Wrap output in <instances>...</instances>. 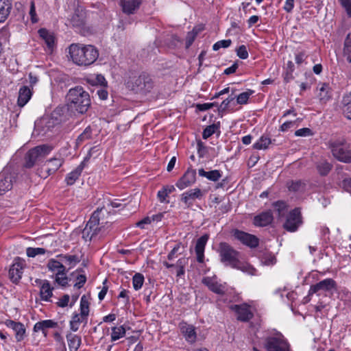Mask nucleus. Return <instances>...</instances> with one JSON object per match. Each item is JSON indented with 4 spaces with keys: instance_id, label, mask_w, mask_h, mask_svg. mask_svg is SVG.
Masks as SVG:
<instances>
[{
    "instance_id": "obj_1",
    "label": "nucleus",
    "mask_w": 351,
    "mask_h": 351,
    "mask_svg": "<svg viewBox=\"0 0 351 351\" xmlns=\"http://www.w3.org/2000/svg\"><path fill=\"white\" fill-rule=\"evenodd\" d=\"M218 252L221 262L226 266L237 269L251 276L256 274V269L247 262L241 260V253L225 242L219 243Z\"/></svg>"
},
{
    "instance_id": "obj_2",
    "label": "nucleus",
    "mask_w": 351,
    "mask_h": 351,
    "mask_svg": "<svg viewBox=\"0 0 351 351\" xmlns=\"http://www.w3.org/2000/svg\"><path fill=\"white\" fill-rule=\"evenodd\" d=\"M69 53L72 61L79 66H88L98 58V50L91 45L73 43L69 47Z\"/></svg>"
},
{
    "instance_id": "obj_3",
    "label": "nucleus",
    "mask_w": 351,
    "mask_h": 351,
    "mask_svg": "<svg viewBox=\"0 0 351 351\" xmlns=\"http://www.w3.org/2000/svg\"><path fill=\"white\" fill-rule=\"evenodd\" d=\"M66 101L68 109L79 114L86 113L91 104L89 93L80 86L69 90Z\"/></svg>"
},
{
    "instance_id": "obj_4",
    "label": "nucleus",
    "mask_w": 351,
    "mask_h": 351,
    "mask_svg": "<svg viewBox=\"0 0 351 351\" xmlns=\"http://www.w3.org/2000/svg\"><path fill=\"white\" fill-rule=\"evenodd\" d=\"M106 210L104 208H97L91 215L90 219L86 223L84 228L82 231V237L85 241H90L93 239L95 238L97 235L101 234L104 236L105 226H103V222L101 221V215L104 214Z\"/></svg>"
},
{
    "instance_id": "obj_5",
    "label": "nucleus",
    "mask_w": 351,
    "mask_h": 351,
    "mask_svg": "<svg viewBox=\"0 0 351 351\" xmlns=\"http://www.w3.org/2000/svg\"><path fill=\"white\" fill-rule=\"evenodd\" d=\"M263 345L267 351H292L289 343L280 332L265 337Z\"/></svg>"
},
{
    "instance_id": "obj_6",
    "label": "nucleus",
    "mask_w": 351,
    "mask_h": 351,
    "mask_svg": "<svg viewBox=\"0 0 351 351\" xmlns=\"http://www.w3.org/2000/svg\"><path fill=\"white\" fill-rule=\"evenodd\" d=\"M53 149L49 145H41L30 149L25 156V167L32 168L36 162L43 160Z\"/></svg>"
},
{
    "instance_id": "obj_7",
    "label": "nucleus",
    "mask_w": 351,
    "mask_h": 351,
    "mask_svg": "<svg viewBox=\"0 0 351 351\" xmlns=\"http://www.w3.org/2000/svg\"><path fill=\"white\" fill-rule=\"evenodd\" d=\"M130 84L133 91L143 94L149 93L154 86L152 78L145 73H143L138 77H134L131 80Z\"/></svg>"
},
{
    "instance_id": "obj_8",
    "label": "nucleus",
    "mask_w": 351,
    "mask_h": 351,
    "mask_svg": "<svg viewBox=\"0 0 351 351\" xmlns=\"http://www.w3.org/2000/svg\"><path fill=\"white\" fill-rule=\"evenodd\" d=\"M329 147L332 156L343 162H351V149L344 141H335L330 143Z\"/></svg>"
},
{
    "instance_id": "obj_9",
    "label": "nucleus",
    "mask_w": 351,
    "mask_h": 351,
    "mask_svg": "<svg viewBox=\"0 0 351 351\" xmlns=\"http://www.w3.org/2000/svg\"><path fill=\"white\" fill-rule=\"evenodd\" d=\"M337 289V283L332 278L324 279L310 287L309 295L316 294L317 296H327L328 292Z\"/></svg>"
},
{
    "instance_id": "obj_10",
    "label": "nucleus",
    "mask_w": 351,
    "mask_h": 351,
    "mask_svg": "<svg viewBox=\"0 0 351 351\" xmlns=\"http://www.w3.org/2000/svg\"><path fill=\"white\" fill-rule=\"evenodd\" d=\"M64 163V159L61 158H53L47 160L44 166L40 169L39 176L46 178L56 173Z\"/></svg>"
},
{
    "instance_id": "obj_11",
    "label": "nucleus",
    "mask_w": 351,
    "mask_h": 351,
    "mask_svg": "<svg viewBox=\"0 0 351 351\" xmlns=\"http://www.w3.org/2000/svg\"><path fill=\"white\" fill-rule=\"evenodd\" d=\"M302 223L300 210L299 208H295L288 215L287 220L284 223V228L289 232H295Z\"/></svg>"
},
{
    "instance_id": "obj_12",
    "label": "nucleus",
    "mask_w": 351,
    "mask_h": 351,
    "mask_svg": "<svg viewBox=\"0 0 351 351\" xmlns=\"http://www.w3.org/2000/svg\"><path fill=\"white\" fill-rule=\"evenodd\" d=\"M204 195V193L200 189L195 188L183 193L180 196V201L189 208L193 206L196 199H202Z\"/></svg>"
},
{
    "instance_id": "obj_13",
    "label": "nucleus",
    "mask_w": 351,
    "mask_h": 351,
    "mask_svg": "<svg viewBox=\"0 0 351 351\" xmlns=\"http://www.w3.org/2000/svg\"><path fill=\"white\" fill-rule=\"evenodd\" d=\"M233 236L242 244L250 248H255L258 245L259 240L255 235L239 230H234L233 231Z\"/></svg>"
},
{
    "instance_id": "obj_14",
    "label": "nucleus",
    "mask_w": 351,
    "mask_h": 351,
    "mask_svg": "<svg viewBox=\"0 0 351 351\" xmlns=\"http://www.w3.org/2000/svg\"><path fill=\"white\" fill-rule=\"evenodd\" d=\"M143 0H119L122 12L128 16L136 14L140 9Z\"/></svg>"
},
{
    "instance_id": "obj_15",
    "label": "nucleus",
    "mask_w": 351,
    "mask_h": 351,
    "mask_svg": "<svg viewBox=\"0 0 351 351\" xmlns=\"http://www.w3.org/2000/svg\"><path fill=\"white\" fill-rule=\"evenodd\" d=\"M196 181V170L189 167L184 175L177 181L176 186L180 190L192 186Z\"/></svg>"
},
{
    "instance_id": "obj_16",
    "label": "nucleus",
    "mask_w": 351,
    "mask_h": 351,
    "mask_svg": "<svg viewBox=\"0 0 351 351\" xmlns=\"http://www.w3.org/2000/svg\"><path fill=\"white\" fill-rule=\"evenodd\" d=\"M231 309L234 311L237 314V319L241 322H248L254 316L248 306L245 304L237 305L234 304L231 306Z\"/></svg>"
},
{
    "instance_id": "obj_17",
    "label": "nucleus",
    "mask_w": 351,
    "mask_h": 351,
    "mask_svg": "<svg viewBox=\"0 0 351 351\" xmlns=\"http://www.w3.org/2000/svg\"><path fill=\"white\" fill-rule=\"evenodd\" d=\"M23 263L19 258L14 261L9 270V277L12 282L17 283L22 277Z\"/></svg>"
},
{
    "instance_id": "obj_18",
    "label": "nucleus",
    "mask_w": 351,
    "mask_h": 351,
    "mask_svg": "<svg viewBox=\"0 0 351 351\" xmlns=\"http://www.w3.org/2000/svg\"><path fill=\"white\" fill-rule=\"evenodd\" d=\"M202 283L215 293L224 295L226 291V286L218 283L214 278L204 277L202 280Z\"/></svg>"
},
{
    "instance_id": "obj_19",
    "label": "nucleus",
    "mask_w": 351,
    "mask_h": 351,
    "mask_svg": "<svg viewBox=\"0 0 351 351\" xmlns=\"http://www.w3.org/2000/svg\"><path fill=\"white\" fill-rule=\"evenodd\" d=\"M14 176L12 173L3 171L0 173V195L10 190L13 184Z\"/></svg>"
},
{
    "instance_id": "obj_20",
    "label": "nucleus",
    "mask_w": 351,
    "mask_h": 351,
    "mask_svg": "<svg viewBox=\"0 0 351 351\" xmlns=\"http://www.w3.org/2000/svg\"><path fill=\"white\" fill-rule=\"evenodd\" d=\"M208 240V234H204L197 240L195 251L197 256V261L199 263H203L204 262V250Z\"/></svg>"
},
{
    "instance_id": "obj_21",
    "label": "nucleus",
    "mask_w": 351,
    "mask_h": 351,
    "mask_svg": "<svg viewBox=\"0 0 351 351\" xmlns=\"http://www.w3.org/2000/svg\"><path fill=\"white\" fill-rule=\"evenodd\" d=\"M188 264V258L182 257L179 258L175 264L164 261L163 265L167 268H175L176 269L177 277H181L185 274V267Z\"/></svg>"
},
{
    "instance_id": "obj_22",
    "label": "nucleus",
    "mask_w": 351,
    "mask_h": 351,
    "mask_svg": "<svg viewBox=\"0 0 351 351\" xmlns=\"http://www.w3.org/2000/svg\"><path fill=\"white\" fill-rule=\"evenodd\" d=\"M87 157L71 172L67 174L65 181L68 185H72L78 179L81 175L86 163Z\"/></svg>"
},
{
    "instance_id": "obj_23",
    "label": "nucleus",
    "mask_w": 351,
    "mask_h": 351,
    "mask_svg": "<svg viewBox=\"0 0 351 351\" xmlns=\"http://www.w3.org/2000/svg\"><path fill=\"white\" fill-rule=\"evenodd\" d=\"M273 215L271 210H267L256 215L254 219V224L256 226H266L273 221Z\"/></svg>"
},
{
    "instance_id": "obj_24",
    "label": "nucleus",
    "mask_w": 351,
    "mask_h": 351,
    "mask_svg": "<svg viewBox=\"0 0 351 351\" xmlns=\"http://www.w3.org/2000/svg\"><path fill=\"white\" fill-rule=\"evenodd\" d=\"M38 34L45 41L48 49L52 51L55 47V37L53 34L45 28L40 29L38 30Z\"/></svg>"
},
{
    "instance_id": "obj_25",
    "label": "nucleus",
    "mask_w": 351,
    "mask_h": 351,
    "mask_svg": "<svg viewBox=\"0 0 351 351\" xmlns=\"http://www.w3.org/2000/svg\"><path fill=\"white\" fill-rule=\"evenodd\" d=\"M47 267L49 271L54 273L56 276L65 274L66 267L60 261L54 258L48 261Z\"/></svg>"
},
{
    "instance_id": "obj_26",
    "label": "nucleus",
    "mask_w": 351,
    "mask_h": 351,
    "mask_svg": "<svg viewBox=\"0 0 351 351\" xmlns=\"http://www.w3.org/2000/svg\"><path fill=\"white\" fill-rule=\"evenodd\" d=\"M66 338L70 351H77L82 343V339L80 335L68 332Z\"/></svg>"
},
{
    "instance_id": "obj_27",
    "label": "nucleus",
    "mask_w": 351,
    "mask_h": 351,
    "mask_svg": "<svg viewBox=\"0 0 351 351\" xmlns=\"http://www.w3.org/2000/svg\"><path fill=\"white\" fill-rule=\"evenodd\" d=\"M58 326V323L51 319H46L37 322L34 326V332L42 331L45 336L47 335V329L53 328Z\"/></svg>"
},
{
    "instance_id": "obj_28",
    "label": "nucleus",
    "mask_w": 351,
    "mask_h": 351,
    "mask_svg": "<svg viewBox=\"0 0 351 351\" xmlns=\"http://www.w3.org/2000/svg\"><path fill=\"white\" fill-rule=\"evenodd\" d=\"M181 331L188 342L193 343L195 341L197 335L193 326L184 324L181 326Z\"/></svg>"
},
{
    "instance_id": "obj_29",
    "label": "nucleus",
    "mask_w": 351,
    "mask_h": 351,
    "mask_svg": "<svg viewBox=\"0 0 351 351\" xmlns=\"http://www.w3.org/2000/svg\"><path fill=\"white\" fill-rule=\"evenodd\" d=\"M70 23L73 27H81L85 22V13L83 10L77 8L69 19Z\"/></svg>"
},
{
    "instance_id": "obj_30",
    "label": "nucleus",
    "mask_w": 351,
    "mask_h": 351,
    "mask_svg": "<svg viewBox=\"0 0 351 351\" xmlns=\"http://www.w3.org/2000/svg\"><path fill=\"white\" fill-rule=\"evenodd\" d=\"M32 95V91L29 87L26 86L21 87L19 92L18 105L20 107H23L30 99Z\"/></svg>"
},
{
    "instance_id": "obj_31",
    "label": "nucleus",
    "mask_w": 351,
    "mask_h": 351,
    "mask_svg": "<svg viewBox=\"0 0 351 351\" xmlns=\"http://www.w3.org/2000/svg\"><path fill=\"white\" fill-rule=\"evenodd\" d=\"M315 167L320 176H326L331 171L332 165L327 160L322 158L316 162Z\"/></svg>"
},
{
    "instance_id": "obj_32",
    "label": "nucleus",
    "mask_w": 351,
    "mask_h": 351,
    "mask_svg": "<svg viewBox=\"0 0 351 351\" xmlns=\"http://www.w3.org/2000/svg\"><path fill=\"white\" fill-rule=\"evenodd\" d=\"M53 287L51 286L49 281L43 284L42 287H40V296L41 300L49 302L53 295Z\"/></svg>"
},
{
    "instance_id": "obj_33",
    "label": "nucleus",
    "mask_w": 351,
    "mask_h": 351,
    "mask_svg": "<svg viewBox=\"0 0 351 351\" xmlns=\"http://www.w3.org/2000/svg\"><path fill=\"white\" fill-rule=\"evenodd\" d=\"M341 105L343 114L345 117L351 120V93L343 97Z\"/></svg>"
},
{
    "instance_id": "obj_34",
    "label": "nucleus",
    "mask_w": 351,
    "mask_h": 351,
    "mask_svg": "<svg viewBox=\"0 0 351 351\" xmlns=\"http://www.w3.org/2000/svg\"><path fill=\"white\" fill-rule=\"evenodd\" d=\"M199 176L205 177L208 180L213 182L218 181L221 177V172L219 170H212L210 171H206L204 169H200L198 171Z\"/></svg>"
},
{
    "instance_id": "obj_35",
    "label": "nucleus",
    "mask_w": 351,
    "mask_h": 351,
    "mask_svg": "<svg viewBox=\"0 0 351 351\" xmlns=\"http://www.w3.org/2000/svg\"><path fill=\"white\" fill-rule=\"evenodd\" d=\"M319 91L318 97L322 102L326 103L330 99L331 95L329 84L326 83L322 84Z\"/></svg>"
},
{
    "instance_id": "obj_36",
    "label": "nucleus",
    "mask_w": 351,
    "mask_h": 351,
    "mask_svg": "<svg viewBox=\"0 0 351 351\" xmlns=\"http://www.w3.org/2000/svg\"><path fill=\"white\" fill-rule=\"evenodd\" d=\"M343 56L346 58L348 62H351V32L347 34L344 40L343 49Z\"/></svg>"
},
{
    "instance_id": "obj_37",
    "label": "nucleus",
    "mask_w": 351,
    "mask_h": 351,
    "mask_svg": "<svg viewBox=\"0 0 351 351\" xmlns=\"http://www.w3.org/2000/svg\"><path fill=\"white\" fill-rule=\"evenodd\" d=\"M12 5L10 3L0 0V23L5 21L10 14Z\"/></svg>"
},
{
    "instance_id": "obj_38",
    "label": "nucleus",
    "mask_w": 351,
    "mask_h": 351,
    "mask_svg": "<svg viewBox=\"0 0 351 351\" xmlns=\"http://www.w3.org/2000/svg\"><path fill=\"white\" fill-rule=\"evenodd\" d=\"M271 139L267 136H262L261 138L253 145L254 149L261 150L266 149L271 144Z\"/></svg>"
},
{
    "instance_id": "obj_39",
    "label": "nucleus",
    "mask_w": 351,
    "mask_h": 351,
    "mask_svg": "<svg viewBox=\"0 0 351 351\" xmlns=\"http://www.w3.org/2000/svg\"><path fill=\"white\" fill-rule=\"evenodd\" d=\"M89 314V302L86 295H83L80 300V314L82 319H87Z\"/></svg>"
},
{
    "instance_id": "obj_40",
    "label": "nucleus",
    "mask_w": 351,
    "mask_h": 351,
    "mask_svg": "<svg viewBox=\"0 0 351 351\" xmlns=\"http://www.w3.org/2000/svg\"><path fill=\"white\" fill-rule=\"evenodd\" d=\"M125 335V329L123 326H114L112 328L111 340L112 341H117L124 337Z\"/></svg>"
},
{
    "instance_id": "obj_41",
    "label": "nucleus",
    "mask_w": 351,
    "mask_h": 351,
    "mask_svg": "<svg viewBox=\"0 0 351 351\" xmlns=\"http://www.w3.org/2000/svg\"><path fill=\"white\" fill-rule=\"evenodd\" d=\"M92 136V130L90 126L86 128L84 132L80 134L76 139V145L77 146H80L84 141L90 139Z\"/></svg>"
},
{
    "instance_id": "obj_42",
    "label": "nucleus",
    "mask_w": 351,
    "mask_h": 351,
    "mask_svg": "<svg viewBox=\"0 0 351 351\" xmlns=\"http://www.w3.org/2000/svg\"><path fill=\"white\" fill-rule=\"evenodd\" d=\"M83 321H84V319H82L80 314L74 313L69 323L71 330L73 332L77 331L79 329L80 324ZM85 321H86V319H85Z\"/></svg>"
},
{
    "instance_id": "obj_43",
    "label": "nucleus",
    "mask_w": 351,
    "mask_h": 351,
    "mask_svg": "<svg viewBox=\"0 0 351 351\" xmlns=\"http://www.w3.org/2000/svg\"><path fill=\"white\" fill-rule=\"evenodd\" d=\"M287 186L289 191L298 192L304 189L305 184L300 180L290 181L287 182Z\"/></svg>"
},
{
    "instance_id": "obj_44",
    "label": "nucleus",
    "mask_w": 351,
    "mask_h": 351,
    "mask_svg": "<svg viewBox=\"0 0 351 351\" xmlns=\"http://www.w3.org/2000/svg\"><path fill=\"white\" fill-rule=\"evenodd\" d=\"M254 93V90L248 89L247 91L240 93L239 95L235 97V98H237V103L241 105L246 104L250 97Z\"/></svg>"
},
{
    "instance_id": "obj_45",
    "label": "nucleus",
    "mask_w": 351,
    "mask_h": 351,
    "mask_svg": "<svg viewBox=\"0 0 351 351\" xmlns=\"http://www.w3.org/2000/svg\"><path fill=\"white\" fill-rule=\"evenodd\" d=\"M275 211L278 213V217H283L287 211V206L285 202L278 201L273 204Z\"/></svg>"
},
{
    "instance_id": "obj_46",
    "label": "nucleus",
    "mask_w": 351,
    "mask_h": 351,
    "mask_svg": "<svg viewBox=\"0 0 351 351\" xmlns=\"http://www.w3.org/2000/svg\"><path fill=\"white\" fill-rule=\"evenodd\" d=\"M144 276L141 273H136L134 275L132 278V285L136 291H138L140 289H141L144 282Z\"/></svg>"
},
{
    "instance_id": "obj_47",
    "label": "nucleus",
    "mask_w": 351,
    "mask_h": 351,
    "mask_svg": "<svg viewBox=\"0 0 351 351\" xmlns=\"http://www.w3.org/2000/svg\"><path fill=\"white\" fill-rule=\"evenodd\" d=\"M13 330L15 332V337L17 341H21L24 339L25 328L23 324L19 323Z\"/></svg>"
},
{
    "instance_id": "obj_48",
    "label": "nucleus",
    "mask_w": 351,
    "mask_h": 351,
    "mask_svg": "<svg viewBox=\"0 0 351 351\" xmlns=\"http://www.w3.org/2000/svg\"><path fill=\"white\" fill-rule=\"evenodd\" d=\"M46 252V250L43 247H27L26 253L29 257H35L37 255L44 254Z\"/></svg>"
},
{
    "instance_id": "obj_49",
    "label": "nucleus",
    "mask_w": 351,
    "mask_h": 351,
    "mask_svg": "<svg viewBox=\"0 0 351 351\" xmlns=\"http://www.w3.org/2000/svg\"><path fill=\"white\" fill-rule=\"evenodd\" d=\"M261 261L265 265H273L276 263V258L274 255L267 253L263 256Z\"/></svg>"
},
{
    "instance_id": "obj_50",
    "label": "nucleus",
    "mask_w": 351,
    "mask_h": 351,
    "mask_svg": "<svg viewBox=\"0 0 351 351\" xmlns=\"http://www.w3.org/2000/svg\"><path fill=\"white\" fill-rule=\"evenodd\" d=\"M218 126L215 124H212L207 126L203 131L202 137L204 139H207L211 136L215 132Z\"/></svg>"
},
{
    "instance_id": "obj_51",
    "label": "nucleus",
    "mask_w": 351,
    "mask_h": 351,
    "mask_svg": "<svg viewBox=\"0 0 351 351\" xmlns=\"http://www.w3.org/2000/svg\"><path fill=\"white\" fill-rule=\"evenodd\" d=\"M197 34V31L194 28L191 32H188L186 37V48H189L194 42Z\"/></svg>"
},
{
    "instance_id": "obj_52",
    "label": "nucleus",
    "mask_w": 351,
    "mask_h": 351,
    "mask_svg": "<svg viewBox=\"0 0 351 351\" xmlns=\"http://www.w3.org/2000/svg\"><path fill=\"white\" fill-rule=\"evenodd\" d=\"M232 41L230 39L222 40L215 43L213 46L214 51H217L221 48H228L230 46Z\"/></svg>"
},
{
    "instance_id": "obj_53",
    "label": "nucleus",
    "mask_w": 351,
    "mask_h": 351,
    "mask_svg": "<svg viewBox=\"0 0 351 351\" xmlns=\"http://www.w3.org/2000/svg\"><path fill=\"white\" fill-rule=\"evenodd\" d=\"M57 257L65 260L70 263H74L75 264L80 261L79 257L76 255H69V254H58Z\"/></svg>"
},
{
    "instance_id": "obj_54",
    "label": "nucleus",
    "mask_w": 351,
    "mask_h": 351,
    "mask_svg": "<svg viewBox=\"0 0 351 351\" xmlns=\"http://www.w3.org/2000/svg\"><path fill=\"white\" fill-rule=\"evenodd\" d=\"M68 277L64 275H57L55 278V282L62 287H65L68 285Z\"/></svg>"
},
{
    "instance_id": "obj_55",
    "label": "nucleus",
    "mask_w": 351,
    "mask_h": 351,
    "mask_svg": "<svg viewBox=\"0 0 351 351\" xmlns=\"http://www.w3.org/2000/svg\"><path fill=\"white\" fill-rule=\"evenodd\" d=\"M237 55L243 60H245L248 58V52L247 47L245 45L239 46L237 49Z\"/></svg>"
},
{
    "instance_id": "obj_56",
    "label": "nucleus",
    "mask_w": 351,
    "mask_h": 351,
    "mask_svg": "<svg viewBox=\"0 0 351 351\" xmlns=\"http://www.w3.org/2000/svg\"><path fill=\"white\" fill-rule=\"evenodd\" d=\"M295 135L297 136H310L313 135V132L311 129L308 128H304L299 129L295 132Z\"/></svg>"
},
{
    "instance_id": "obj_57",
    "label": "nucleus",
    "mask_w": 351,
    "mask_h": 351,
    "mask_svg": "<svg viewBox=\"0 0 351 351\" xmlns=\"http://www.w3.org/2000/svg\"><path fill=\"white\" fill-rule=\"evenodd\" d=\"M197 149L199 157L203 158L207 152V148L204 145V143L201 141H199L197 142Z\"/></svg>"
},
{
    "instance_id": "obj_58",
    "label": "nucleus",
    "mask_w": 351,
    "mask_h": 351,
    "mask_svg": "<svg viewBox=\"0 0 351 351\" xmlns=\"http://www.w3.org/2000/svg\"><path fill=\"white\" fill-rule=\"evenodd\" d=\"M234 99H235V97H232L231 95V96L228 97L226 99L223 100L221 102V104H220V106H219V112L225 111L228 108L230 102L232 101Z\"/></svg>"
},
{
    "instance_id": "obj_59",
    "label": "nucleus",
    "mask_w": 351,
    "mask_h": 351,
    "mask_svg": "<svg viewBox=\"0 0 351 351\" xmlns=\"http://www.w3.org/2000/svg\"><path fill=\"white\" fill-rule=\"evenodd\" d=\"M29 15L33 23H37L38 21V19L37 18L36 13V8L34 1H32L30 3Z\"/></svg>"
},
{
    "instance_id": "obj_60",
    "label": "nucleus",
    "mask_w": 351,
    "mask_h": 351,
    "mask_svg": "<svg viewBox=\"0 0 351 351\" xmlns=\"http://www.w3.org/2000/svg\"><path fill=\"white\" fill-rule=\"evenodd\" d=\"M76 279L77 282L74 285V287L78 289L82 287L86 281V277L83 274H78Z\"/></svg>"
},
{
    "instance_id": "obj_61",
    "label": "nucleus",
    "mask_w": 351,
    "mask_h": 351,
    "mask_svg": "<svg viewBox=\"0 0 351 351\" xmlns=\"http://www.w3.org/2000/svg\"><path fill=\"white\" fill-rule=\"evenodd\" d=\"M339 1L346 9L348 16L351 18V0H339Z\"/></svg>"
},
{
    "instance_id": "obj_62",
    "label": "nucleus",
    "mask_w": 351,
    "mask_h": 351,
    "mask_svg": "<svg viewBox=\"0 0 351 351\" xmlns=\"http://www.w3.org/2000/svg\"><path fill=\"white\" fill-rule=\"evenodd\" d=\"M306 57L307 56L304 51H300L295 54V62L298 64H301L302 62H304Z\"/></svg>"
},
{
    "instance_id": "obj_63",
    "label": "nucleus",
    "mask_w": 351,
    "mask_h": 351,
    "mask_svg": "<svg viewBox=\"0 0 351 351\" xmlns=\"http://www.w3.org/2000/svg\"><path fill=\"white\" fill-rule=\"evenodd\" d=\"M69 300H70L69 295L67 294H65L57 302V305L58 306L62 307V308L66 307V306H68Z\"/></svg>"
},
{
    "instance_id": "obj_64",
    "label": "nucleus",
    "mask_w": 351,
    "mask_h": 351,
    "mask_svg": "<svg viewBox=\"0 0 351 351\" xmlns=\"http://www.w3.org/2000/svg\"><path fill=\"white\" fill-rule=\"evenodd\" d=\"M215 103H205L202 104H197V108L200 111H206L210 109L213 106H215Z\"/></svg>"
}]
</instances>
